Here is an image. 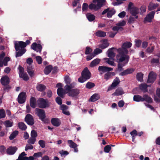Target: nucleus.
<instances>
[{"instance_id": "obj_39", "label": "nucleus", "mask_w": 160, "mask_h": 160, "mask_svg": "<svg viewBox=\"0 0 160 160\" xmlns=\"http://www.w3.org/2000/svg\"><path fill=\"white\" fill-rule=\"evenodd\" d=\"M103 42L100 46V47L102 49H104L107 48L109 45L108 43L107 40L106 39H104L103 40Z\"/></svg>"}, {"instance_id": "obj_17", "label": "nucleus", "mask_w": 160, "mask_h": 160, "mask_svg": "<svg viewBox=\"0 0 160 160\" xmlns=\"http://www.w3.org/2000/svg\"><path fill=\"white\" fill-rule=\"evenodd\" d=\"M120 81L118 77H116L113 80L112 83L110 87H109L108 89V91H110L112 89V88H114L117 86L120 83Z\"/></svg>"}, {"instance_id": "obj_51", "label": "nucleus", "mask_w": 160, "mask_h": 160, "mask_svg": "<svg viewBox=\"0 0 160 160\" xmlns=\"http://www.w3.org/2000/svg\"><path fill=\"white\" fill-rule=\"evenodd\" d=\"M36 60L38 64H40L42 62V58L40 56H37L36 57Z\"/></svg>"}, {"instance_id": "obj_28", "label": "nucleus", "mask_w": 160, "mask_h": 160, "mask_svg": "<svg viewBox=\"0 0 160 160\" xmlns=\"http://www.w3.org/2000/svg\"><path fill=\"white\" fill-rule=\"evenodd\" d=\"M52 69V66L51 65H49L46 66L44 69V73L46 75H48L51 72Z\"/></svg>"}, {"instance_id": "obj_16", "label": "nucleus", "mask_w": 160, "mask_h": 160, "mask_svg": "<svg viewBox=\"0 0 160 160\" xmlns=\"http://www.w3.org/2000/svg\"><path fill=\"white\" fill-rule=\"evenodd\" d=\"M155 13V11H154L150 12L144 18V20L149 22H151L152 19L154 18Z\"/></svg>"}, {"instance_id": "obj_19", "label": "nucleus", "mask_w": 160, "mask_h": 160, "mask_svg": "<svg viewBox=\"0 0 160 160\" xmlns=\"http://www.w3.org/2000/svg\"><path fill=\"white\" fill-rule=\"evenodd\" d=\"M18 148L16 147H9L7 149V153L9 155H13L16 152Z\"/></svg>"}, {"instance_id": "obj_1", "label": "nucleus", "mask_w": 160, "mask_h": 160, "mask_svg": "<svg viewBox=\"0 0 160 160\" xmlns=\"http://www.w3.org/2000/svg\"><path fill=\"white\" fill-rule=\"evenodd\" d=\"M132 43L129 42H126L122 43L121 48L117 49L118 54L116 55L117 62L118 63L117 67L119 71L123 69V67L128 62L130 57L127 55L128 51L127 48H130Z\"/></svg>"}, {"instance_id": "obj_18", "label": "nucleus", "mask_w": 160, "mask_h": 160, "mask_svg": "<svg viewBox=\"0 0 160 160\" xmlns=\"http://www.w3.org/2000/svg\"><path fill=\"white\" fill-rule=\"evenodd\" d=\"M0 82L3 86L8 85L9 83V78L7 76H4L1 78Z\"/></svg>"}, {"instance_id": "obj_40", "label": "nucleus", "mask_w": 160, "mask_h": 160, "mask_svg": "<svg viewBox=\"0 0 160 160\" xmlns=\"http://www.w3.org/2000/svg\"><path fill=\"white\" fill-rule=\"evenodd\" d=\"M68 142L69 144V147L71 148H75V147H77L78 146V145L72 140H68Z\"/></svg>"}, {"instance_id": "obj_4", "label": "nucleus", "mask_w": 160, "mask_h": 160, "mask_svg": "<svg viewBox=\"0 0 160 160\" xmlns=\"http://www.w3.org/2000/svg\"><path fill=\"white\" fill-rule=\"evenodd\" d=\"M106 2L105 0H93V2L94 3L97 2V4H90L89 6V8L91 10H97L100 9L102 6L105 5Z\"/></svg>"}, {"instance_id": "obj_20", "label": "nucleus", "mask_w": 160, "mask_h": 160, "mask_svg": "<svg viewBox=\"0 0 160 160\" xmlns=\"http://www.w3.org/2000/svg\"><path fill=\"white\" fill-rule=\"evenodd\" d=\"M52 124L55 127H58L61 124L60 120L58 118H53L51 121Z\"/></svg>"}, {"instance_id": "obj_14", "label": "nucleus", "mask_w": 160, "mask_h": 160, "mask_svg": "<svg viewBox=\"0 0 160 160\" xmlns=\"http://www.w3.org/2000/svg\"><path fill=\"white\" fill-rule=\"evenodd\" d=\"M66 93H68V96L70 97H77L80 93L79 90L77 88L72 89Z\"/></svg>"}, {"instance_id": "obj_23", "label": "nucleus", "mask_w": 160, "mask_h": 160, "mask_svg": "<svg viewBox=\"0 0 160 160\" xmlns=\"http://www.w3.org/2000/svg\"><path fill=\"white\" fill-rule=\"evenodd\" d=\"M18 52H16V57H18L22 55L26 52V50L24 48H20Z\"/></svg>"}, {"instance_id": "obj_10", "label": "nucleus", "mask_w": 160, "mask_h": 160, "mask_svg": "<svg viewBox=\"0 0 160 160\" xmlns=\"http://www.w3.org/2000/svg\"><path fill=\"white\" fill-rule=\"evenodd\" d=\"M118 71L120 72L119 74V76H124L132 73L135 71V69L132 68H128L124 70L123 69L121 71H119L118 68Z\"/></svg>"}, {"instance_id": "obj_5", "label": "nucleus", "mask_w": 160, "mask_h": 160, "mask_svg": "<svg viewBox=\"0 0 160 160\" xmlns=\"http://www.w3.org/2000/svg\"><path fill=\"white\" fill-rule=\"evenodd\" d=\"M37 114L39 119L45 123H48L49 121L48 118H46V114L43 109L37 108L36 109Z\"/></svg>"}, {"instance_id": "obj_58", "label": "nucleus", "mask_w": 160, "mask_h": 160, "mask_svg": "<svg viewBox=\"0 0 160 160\" xmlns=\"http://www.w3.org/2000/svg\"><path fill=\"white\" fill-rule=\"evenodd\" d=\"M121 29V31H123V28L122 27H120L118 26H114L112 28V30L114 31H118L119 29Z\"/></svg>"}, {"instance_id": "obj_45", "label": "nucleus", "mask_w": 160, "mask_h": 160, "mask_svg": "<svg viewBox=\"0 0 160 160\" xmlns=\"http://www.w3.org/2000/svg\"><path fill=\"white\" fill-rule=\"evenodd\" d=\"M92 49L90 47H86L85 54L86 55L89 54L92 52Z\"/></svg>"}, {"instance_id": "obj_50", "label": "nucleus", "mask_w": 160, "mask_h": 160, "mask_svg": "<svg viewBox=\"0 0 160 160\" xmlns=\"http://www.w3.org/2000/svg\"><path fill=\"white\" fill-rule=\"evenodd\" d=\"M5 117V113L4 109H0V118H2Z\"/></svg>"}, {"instance_id": "obj_33", "label": "nucleus", "mask_w": 160, "mask_h": 160, "mask_svg": "<svg viewBox=\"0 0 160 160\" xmlns=\"http://www.w3.org/2000/svg\"><path fill=\"white\" fill-rule=\"evenodd\" d=\"M74 87V85L73 83L66 85L64 87L66 91H68L72 89Z\"/></svg>"}, {"instance_id": "obj_56", "label": "nucleus", "mask_w": 160, "mask_h": 160, "mask_svg": "<svg viewBox=\"0 0 160 160\" xmlns=\"http://www.w3.org/2000/svg\"><path fill=\"white\" fill-rule=\"evenodd\" d=\"M42 49V46L40 44H38L36 48V50L35 51L37 52H41Z\"/></svg>"}, {"instance_id": "obj_25", "label": "nucleus", "mask_w": 160, "mask_h": 160, "mask_svg": "<svg viewBox=\"0 0 160 160\" xmlns=\"http://www.w3.org/2000/svg\"><path fill=\"white\" fill-rule=\"evenodd\" d=\"M100 98V96L99 94L95 93L91 96L89 99V101L90 102H95Z\"/></svg>"}, {"instance_id": "obj_36", "label": "nucleus", "mask_w": 160, "mask_h": 160, "mask_svg": "<svg viewBox=\"0 0 160 160\" xmlns=\"http://www.w3.org/2000/svg\"><path fill=\"white\" fill-rule=\"evenodd\" d=\"M115 12L116 11L114 9H112L110 10H109L107 13V17L108 18L112 17V16L115 13Z\"/></svg>"}, {"instance_id": "obj_22", "label": "nucleus", "mask_w": 160, "mask_h": 160, "mask_svg": "<svg viewBox=\"0 0 160 160\" xmlns=\"http://www.w3.org/2000/svg\"><path fill=\"white\" fill-rule=\"evenodd\" d=\"M30 106L32 108H34L36 106V99L33 97H32L30 99Z\"/></svg>"}, {"instance_id": "obj_34", "label": "nucleus", "mask_w": 160, "mask_h": 160, "mask_svg": "<svg viewBox=\"0 0 160 160\" xmlns=\"http://www.w3.org/2000/svg\"><path fill=\"white\" fill-rule=\"evenodd\" d=\"M136 78L139 81L141 82L143 81V74L142 72H138L137 73L136 75Z\"/></svg>"}, {"instance_id": "obj_57", "label": "nucleus", "mask_w": 160, "mask_h": 160, "mask_svg": "<svg viewBox=\"0 0 160 160\" xmlns=\"http://www.w3.org/2000/svg\"><path fill=\"white\" fill-rule=\"evenodd\" d=\"M126 23L125 21L124 20H123L121 22H118L117 24V25L120 27L121 26H124L125 25Z\"/></svg>"}, {"instance_id": "obj_55", "label": "nucleus", "mask_w": 160, "mask_h": 160, "mask_svg": "<svg viewBox=\"0 0 160 160\" xmlns=\"http://www.w3.org/2000/svg\"><path fill=\"white\" fill-rule=\"evenodd\" d=\"M38 144L42 148H44L45 147V142L43 140H40L38 141Z\"/></svg>"}, {"instance_id": "obj_15", "label": "nucleus", "mask_w": 160, "mask_h": 160, "mask_svg": "<svg viewBox=\"0 0 160 160\" xmlns=\"http://www.w3.org/2000/svg\"><path fill=\"white\" fill-rule=\"evenodd\" d=\"M113 69L112 68L105 66H99L98 69V71L100 72V73L101 74H102L103 73L112 71Z\"/></svg>"}, {"instance_id": "obj_13", "label": "nucleus", "mask_w": 160, "mask_h": 160, "mask_svg": "<svg viewBox=\"0 0 160 160\" xmlns=\"http://www.w3.org/2000/svg\"><path fill=\"white\" fill-rule=\"evenodd\" d=\"M26 93L22 92L18 95V101L20 104H22L24 103L26 100Z\"/></svg>"}, {"instance_id": "obj_35", "label": "nucleus", "mask_w": 160, "mask_h": 160, "mask_svg": "<svg viewBox=\"0 0 160 160\" xmlns=\"http://www.w3.org/2000/svg\"><path fill=\"white\" fill-rule=\"evenodd\" d=\"M18 126L19 128L22 130H25L27 128L26 125L23 122L18 123Z\"/></svg>"}, {"instance_id": "obj_21", "label": "nucleus", "mask_w": 160, "mask_h": 160, "mask_svg": "<svg viewBox=\"0 0 160 160\" xmlns=\"http://www.w3.org/2000/svg\"><path fill=\"white\" fill-rule=\"evenodd\" d=\"M66 91L65 89H64L62 88H58L57 90V93L58 95L60 97L63 98L64 95L65 94Z\"/></svg>"}, {"instance_id": "obj_63", "label": "nucleus", "mask_w": 160, "mask_h": 160, "mask_svg": "<svg viewBox=\"0 0 160 160\" xmlns=\"http://www.w3.org/2000/svg\"><path fill=\"white\" fill-rule=\"evenodd\" d=\"M102 52V50L99 48H96L95 49L94 51V54L95 55L98 54Z\"/></svg>"}, {"instance_id": "obj_27", "label": "nucleus", "mask_w": 160, "mask_h": 160, "mask_svg": "<svg viewBox=\"0 0 160 160\" xmlns=\"http://www.w3.org/2000/svg\"><path fill=\"white\" fill-rule=\"evenodd\" d=\"M124 93V92L122 89L121 88H118L117 89L115 92L112 94L114 96H118L121 95Z\"/></svg>"}, {"instance_id": "obj_9", "label": "nucleus", "mask_w": 160, "mask_h": 160, "mask_svg": "<svg viewBox=\"0 0 160 160\" xmlns=\"http://www.w3.org/2000/svg\"><path fill=\"white\" fill-rule=\"evenodd\" d=\"M24 121L29 126H32L34 124V118L30 114H28L26 115Z\"/></svg>"}, {"instance_id": "obj_61", "label": "nucleus", "mask_w": 160, "mask_h": 160, "mask_svg": "<svg viewBox=\"0 0 160 160\" xmlns=\"http://www.w3.org/2000/svg\"><path fill=\"white\" fill-rule=\"evenodd\" d=\"M111 77L110 74L109 72H108L107 73H105L104 75V78L106 80H107L110 78Z\"/></svg>"}, {"instance_id": "obj_3", "label": "nucleus", "mask_w": 160, "mask_h": 160, "mask_svg": "<svg viewBox=\"0 0 160 160\" xmlns=\"http://www.w3.org/2000/svg\"><path fill=\"white\" fill-rule=\"evenodd\" d=\"M133 100L136 102H143L144 101L148 103L152 102V99L147 94H145L142 97L138 95H134L133 98Z\"/></svg>"}, {"instance_id": "obj_38", "label": "nucleus", "mask_w": 160, "mask_h": 160, "mask_svg": "<svg viewBox=\"0 0 160 160\" xmlns=\"http://www.w3.org/2000/svg\"><path fill=\"white\" fill-rule=\"evenodd\" d=\"M18 134V131L15 130L13 131L9 136V139L10 140H13L16 137Z\"/></svg>"}, {"instance_id": "obj_62", "label": "nucleus", "mask_w": 160, "mask_h": 160, "mask_svg": "<svg viewBox=\"0 0 160 160\" xmlns=\"http://www.w3.org/2000/svg\"><path fill=\"white\" fill-rule=\"evenodd\" d=\"M10 60V58L8 57H5L3 61V62L4 63V65L5 66H6L7 65V62Z\"/></svg>"}, {"instance_id": "obj_46", "label": "nucleus", "mask_w": 160, "mask_h": 160, "mask_svg": "<svg viewBox=\"0 0 160 160\" xmlns=\"http://www.w3.org/2000/svg\"><path fill=\"white\" fill-rule=\"evenodd\" d=\"M64 81L66 85H68L71 82V79L68 76H66L64 78Z\"/></svg>"}, {"instance_id": "obj_11", "label": "nucleus", "mask_w": 160, "mask_h": 160, "mask_svg": "<svg viewBox=\"0 0 160 160\" xmlns=\"http://www.w3.org/2000/svg\"><path fill=\"white\" fill-rule=\"evenodd\" d=\"M38 106L39 108H44L46 107H48L46 100L43 98H40L38 100Z\"/></svg>"}, {"instance_id": "obj_26", "label": "nucleus", "mask_w": 160, "mask_h": 160, "mask_svg": "<svg viewBox=\"0 0 160 160\" xmlns=\"http://www.w3.org/2000/svg\"><path fill=\"white\" fill-rule=\"evenodd\" d=\"M114 49V48H110L108 51V56L110 58H113L115 56V54L113 52V50Z\"/></svg>"}, {"instance_id": "obj_47", "label": "nucleus", "mask_w": 160, "mask_h": 160, "mask_svg": "<svg viewBox=\"0 0 160 160\" xmlns=\"http://www.w3.org/2000/svg\"><path fill=\"white\" fill-rule=\"evenodd\" d=\"M154 46L151 47H148L146 49V51L148 53H151L153 52L154 50Z\"/></svg>"}, {"instance_id": "obj_42", "label": "nucleus", "mask_w": 160, "mask_h": 160, "mask_svg": "<svg viewBox=\"0 0 160 160\" xmlns=\"http://www.w3.org/2000/svg\"><path fill=\"white\" fill-rule=\"evenodd\" d=\"M4 124L6 128L11 127L12 126L13 123L9 120H6L4 122Z\"/></svg>"}, {"instance_id": "obj_2", "label": "nucleus", "mask_w": 160, "mask_h": 160, "mask_svg": "<svg viewBox=\"0 0 160 160\" xmlns=\"http://www.w3.org/2000/svg\"><path fill=\"white\" fill-rule=\"evenodd\" d=\"M91 75V73L88 68L86 67L82 71L81 76L78 79V81L81 83H83L90 79Z\"/></svg>"}, {"instance_id": "obj_64", "label": "nucleus", "mask_w": 160, "mask_h": 160, "mask_svg": "<svg viewBox=\"0 0 160 160\" xmlns=\"http://www.w3.org/2000/svg\"><path fill=\"white\" fill-rule=\"evenodd\" d=\"M59 153L61 154L62 156L63 155H67L69 154V153L68 151H64L63 150H62L61 151H60Z\"/></svg>"}, {"instance_id": "obj_59", "label": "nucleus", "mask_w": 160, "mask_h": 160, "mask_svg": "<svg viewBox=\"0 0 160 160\" xmlns=\"http://www.w3.org/2000/svg\"><path fill=\"white\" fill-rule=\"evenodd\" d=\"M126 14V13L125 11H122L118 15V16L120 18H123L125 17Z\"/></svg>"}, {"instance_id": "obj_53", "label": "nucleus", "mask_w": 160, "mask_h": 160, "mask_svg": "<svg viewBox=\"0 0 160 160\" xmlns=\"http://www.w3.org/2000/svg\"><path fill=\"white\" fill-rule=\"evenodd\" d=\"M56 102L59 105H61L62 103V100L60 97H58L55 99Z\"/></svg>"}, {"instance_id": "obj_6", "label": "nucleus", "mask_w": 160, "mask_h": 160, "mask_svg": "<svg viewBox=\"0 0 160 160\" xmlns=\"http://www.w3.org/2000/svg\"><path fill=\"white\" fill-rule=\"evenodd\" d=\"M30 43V42L29 40H27L26 42L23 41H19L15 42L14 43V46L16 51H17L19 50L20 48H25L27 45H29Z\"/></svg>"}, {"instance_id": "obj_8", "label": "nucleus", "mask_w": 160, "mask_h": 160, "mask_svg": "<svg viewBox=\"0 0 160 160\" xmlns=\"http://www.w3.org/2000/svg\"><path fill=\"white\" fill-rule=\"evenodd\" d=\"M157 76V74L155 72H150L148 75L147 82L148 83H153L156 79Z\"/></svg>"}, {"instance_id": "obj_30", "label": "nucleus", "mask_w": 160, "mask_h": 160, "mask_svg": "<svg viewBox=\"0 0 160 160\" xmlns=\"http://www.w3.org/2000/svg\"><path fill=\"white\" fill-rule=\"evenodd\" d=\"M100 61V59L98 58H96L94 59L91 62L90 66L91 67H92L96 66L99 63Z\"/></svg>"}, {"instance_id": "obj_60", "label": "nucleus", "mask_w": 160, "mask_h": 160, "mask_svg": "<svg viewBox=\"0 0 160 160\" xmlns=\"http://www.w3.org/2000/svg\"><path fill=\"white\" fill-rule=\"evenodd\" d=\"M89 7L88 5L86 3H84L83 4L82 6V10L84 11L87 10L88 8Z\"/></svg>"}, {"instance_id": "obj_12", "label": "nucleus", "mask_w": 160, "mask_h": 160, "mask_svg": "<svg viewBox=\"0 0 160 160\" xmlns=\"http://www.w3.org/2000/svg\"><path fill=\"white\" fill-rule=\"evenodd\" d=\"M130 13L132 16L135 17V19L138 18L137 15L140 12L139 9L135 6L132 7V9L129 10Z\"/></svg>"}, {"instance_id": "obj_54", "label": "nucleus", "mask_w": 160, "mask_h": 160, "mask_svg": "<svg viewBox=\"0 0 160 160\" xmlns=\"http://www.w3.org/2000/svg\"><path fill=\"white\" fill-rule=\"evenodd\" d=\"M42 155V152H39L37 153H34L33 155V157L36 158H38L39 157H41Z\"/></svg>"}, {"instance_id": "obj_52", "label": "nucleus", "mask_w": 160, "mask_h": 160, "mask_svg": "<svg viewBox=\"0 0 160 160\" xmlns=\"http://www.w3.org/2000/svg\"><path fill=\"white\" fill-rule=\"evenodd\" d=\"M111 149V148L109 145H107L104 148V151L108 153Z\"/></svg>"}, {"instance_id": "obj_49", "label": "nucleus", "mask_w": 160, "mask_h": 160, "mask_svg": "<svg viewBox=\"0 0 160 160\" xmlns=\"http://www.w3.org/2000/svg\"><path fill=\"white\" fill-rule=\"evenodd\" d=\"M31 137L36 138L37 136V133L35 130H33L31 131Z\"/></svg>"}, {"instance_id": "obj_37", "label": "nucleus", "mask_w": 160, "mask_h": 160, "mask_svg": "<svg viewBox=\"0 0 160 160\" xmlns=\"http://www.w3.org/2000/svg\"><path fill=\"white\" fill-rule=\"evenodd\" d=\"M86 17L88 21L90 22H92L95 19V16L90 13H88L86 15Z\"/></svg>"}, {"instance_id": "obj_24", "label": "nucleus", "mask_w": 160, "mask_h": 160, "mask_svg": "<svg viewBox=\"0 0 160 160\" xmlns=\"http://www.w3.org/2000/svg\"><path fill=\"white\" fill-rule=\"evenodd\" d=\"M37 89L40 92L44 91L46 88V86L44 84H38L36 87Z\"/></svg>"}, {"instance_id": "obj_31", "label": "nucleus", "mask_w": 160, "mask_h": 160, "mask_svg": "<svg viewBox=\"0 0 160 160\" xmlns=\"http://www.w3.org/2000/svg\"><path fill=\"white\" fill-rule=\"evenodd\" d=\"M158 6V5L157 3H154L150 2L148 6V8L149 11H151L156 9Z\"/></svg>"}, {"instance_id": "obj_32", "label": "nucleus", "mask_w": 160, "mask_h": 160, "mask_svg": "<svg viewBox=\"0 0 160 160\" xmlns=\"http://www.w3.org/2000/svg\"><path fill=\"white\" fill-rule=\"evenodd\" d=\"M148 87L146 83L141 84L139 86L140 89L143 92H146L148 91Z\"/></svg>"}, {"instance_id": "obj_43", "label": "nucleus", "mask_w": 160, "mask_h": 160, "mask_svg": "<svg viewBox=\"0 0 160 160\" xmlns=\"http://www.w3.org/2000/svg\"><path fill=\"white\" fill-rule=\"evenodd\" d=\"M134 42L135 43V45L137 48H139L141 46L142 43V41L138 39H136L135 40Z\"/></svg>"}, {"instance_id": "obj_7", "label": "nucleus", "mask_w": 160, "mask_h": 160, "mask_svg": "<svg viewBox=\"0 0 160 160\" xmlns=\"http://www.w3.org/2000/svg\"><path fill=\"white\" fill-rule=\"evenodd\" d=\"M19 70V75L20 78H22L25 81H27L29 79V77L26 73H25L23 68L20 65H19L18 68Z\"/></svg>"}, {"instance_id": "obj_44", "label": "nucleus", "mask_w": 160, "mask_h": 160, "mask_svg": "<svg viewBox=\"0 0 160 160\" xmlns=\"http://www.w3.org/2000/svg\"><path fill=\"white\" fill-rule=\"evenodd\" d=\"M104 59L106 60V62L109 64L113 66H116L115 64L113 61H111L108 58H105Z\"/></svg>"}, {"instance_id": "obj_48", "label": "nucleus", "mask_w": 160, "mask_h": 160, "mask_svg": "<svg viewBox=\"0 0 160 160\" xmlns=\"http://www.w3.org/2000/svg\"><path fill=\"white\" fill-rule=\"evenodd\" d=\"M36 140L35 138L31 137L28 139V142L29 144H33L35 143Z\"/></svg>"}, {"instance_id": "obj_29", "label": "nucleus", "mask_w": 160, "mask_h": 160, "mask_svg": "<svg viewBox=\"0 0 160 160\" xmlns=\"http://www.w3.org/2000/svg\"><path fill=\"white\" fill-rule=\"evenodd\" d=\"M95 35L99 37H104L106 36V33L103 31L98 30L96 32Z\"/></svg>"}, {"instance_id": "obj_41", "label": "nucleus", "mask_w": 160, "mask_h": 160, "mask_svg": "<svg viewBox=\"0 0 160 160\" xmlns=\"http://www.w3.org/2000/svg\"><path fill=\"white\" fill-rule=\"evenodd\" d=\"M95 86V84L93 82H88L86 85V87L87 88L91 89Z\"/></svg>"}]
</instances>
